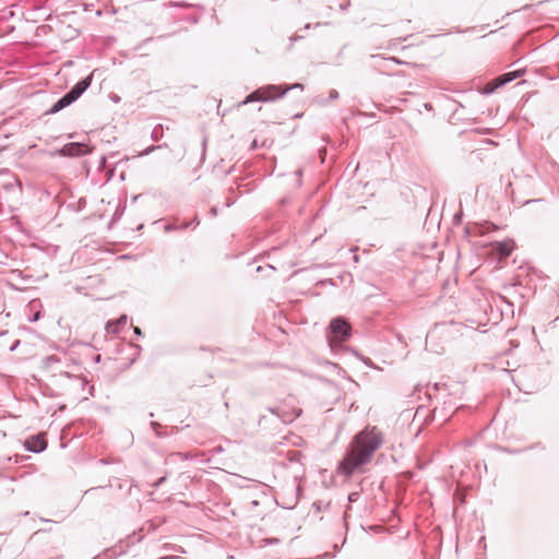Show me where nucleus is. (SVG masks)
Masks as SVG:
<instances>
[{"label":"nucleus","mask_w":559,"mask_h":559,"mask_svg":"<svg viewBox=\"0 0 559 559\" xmlns=\"http://www.w3.org/2000/svg\"><path fill=\"white\" fill-rule=\"evenodd\" d=\"M349 251H350V252H356V251H357V247H353V248H350V250H349Z\"/></svg>","instance_id":"33"},{"label":"nucleus","mask_w":559,"mask_h":559,"mask_svg":"<svg viewBox=\"0 0 559 559\" xmlns=\"http://www.w3.org/2000/svg\"><path fill=\"white\" fill-rule=\"evenodd\" d=\"M20 345V341H15V343L11 346L10 350L13 352Z\"/></svg>","instance_id":"26"},{"label":"nucleus","mask_w":559,"mask_h":559,"mask_svg":"<svg viewBox=\"0 0 559 559\" xmlns=\"http://www.w3.org/2000/svg\"><path fill=\"white\" fill-rule=\"evenodd\" d=\"M210 214L212 216H216L217 215V207L216 206H213L211 210H210Z\"/></svg>","instance_id":"24"},{"label":"nucleus","mask_w":559,"mask_h":559,"mask_svg":"<svg viewBox=\"0 0 559 559\" xmlns=\"http://www.w3.org/2000/svg\"><path fill=\"white\" fill-rule=\"evenodd\" d=\"M271 544L277 543V539H271Z\"/></svg>","instance_id":"38"},{"label":"nucleus","mask_w":559,"mask_h":559,"mask_svg":"<svg viewBox=\"0 0 559 559\" xmlns=\"http://www.w3.org/2000/svg\"><path fill=\"white\" fill-rule=\"evenodd\" d=\"M300 38H301V36L294 35V36H292V37L289 38V40H290L292 43H294V41H296V40H298V39H300Z\"/></svg>","instance_id":"28"},{"label":"nucleus","mask_w":559,"mask_h":559,"mask_svg":"<svg viewBox=\"0 0 559 559\" xmlns=\"http://www.w3.org/2000/svg\"><path fill=\"white\" fill-rule=\"evenodd\" d=\"M271 544L277 543V539H271Z\"/></svg>","instance_id":"37"},{"label":"nucleus","mask_w":559,"mask_h":559,"mask_svg":"<svg viewBox=\"0 0 559 559\" xmlns=\"http://www.w3.org/2000/svg\"><path fill=\"white\" fill-rule=\"evenodd\" d=\"M44 366L50 368L53 364L60 362V358L56 355H50L44 358Z\"/></svg>","instance_id":"11"},{"label":"nucleus","mask_w":559,"mask_h":559,"mask_svg":"<svg viewBox=\"0 0 559 559\" xmlns=\"http://www.w3.org/2000/svg\"><path fill=\"white\" fill-rule=\"evenodd\" d=\"M357 499V493L356 492H353L348 496V500L349 501H355Z\"/></svg>","instance_id":"25"},{"label":"nucleus","mask_w":559,"mask_h":559,"mask_svg":"<svg viewBox=\"0 0 559 559\" xmlns=\"http://www.w3.org/2000/svg\"><path fill=\"white\" fill-rule=\"evenodd\" d=\"M163 146H167V144H163V145H151L148 147H146L144 151H142L139 155L140 156H146L151 153H153L154 151L158 150V148H162Z\"/></svg>","instance_id":"15"},{"label":"nucleus","mask_w":559,"mask_h":559,"mask_svg":"<svg viewBox=\"0 0 559 559\" xmlns=\"http://www.w3.org/2000/svg\"><path fill=\"white\" fill-rule=\"evenodd\" d=\"M311 26H312V24L308 23V24H306V25H305V27H304V28H305V29H309V28H311Z\"/></svg>","instance_id":"32"},{"label":"nucleus","mask_w":559,"mask_h":559,"mask_svg":"<svg viewBox=\"0 0 559 559\" xmlns=\"http://www.w3.org/2000/svg\"><path fill=\"white\" fill-rule=\"evenodd\" d=\"M271 544L277 543V539H271Z\"/></svg>","instance_id":"39"},{"label":"nucleus","mask_w":559,"mask_h":559,"mask_svg":"<svg viewBox=\"0 0 559 559\" xmlns=\"http://www.w3.org/2000/svg\"><path fill=\"white\" fill-rule=\"evenodd\" d=\"M352 335L350 324L343 318L337 317L331 320L329 324V344L331 347L341 345Z\"/></svg>","instance_id":"4"},{"label":"nucleus","mask_w":559,"mask_h":559,"mask_svg":"<svg viewBox=\"0 0 559 559\" xmlns=\"http://www.w3.org/2000/svg\"><path fill=\"white\" fill-rule=\"evenodd\" d=\"M40 318V312H36L34 313V316L29 319L31 322H35L37 320H39Z\"/></svg>","instance_id":"22"},{"label":"nucleus","mask_w":559,"mask_h":559,"mask_svg":"<svg viewBox=\"0 0 559 559\" xmlns=\"http://www.w3.org/2000/svg\"><path fill=\"white\" fill-rule=\"evenodd\" d=\"M127 316H122L120 317L119 320L115 321V322H108L106 324V330L109 332V333H114V334H117L119 333L120 331V328L126 325L127 324Z\"/></svg>","instance_id":"9"},{"label":"nucleus","mask_w":559,"mask_h":559,"mask_svg":"<svg viewBox=\"0 0 559 559\" xmlns=\"http://www.w3.org/2000/svg\"><path fill=\"white\" fill-rule=\"evenodd\" d=\"M353 260L355 263H357L359 261V255L355 253Z\"/></svg>","instance_id":"29"},{"label":"nucleus","mask_w":559,"mask_h":559,"mask_svg":"<svg viewBox=\"0 0 559 559\" xmlns=\"http://www.w3.org/2000/svg\"><path fill=\"white\" fill-rule=\"evenodd\" d=\"M151 426L155 430L156 435L160 436V432L158 431V429L160 428V425L158 423H156V421H152Z\"/></svg>","instance_id":"18"},{"label":"nucleus","mask_w":559,"mask_h":559,"mask_svg":"<svg viewBox=\"0 0 559 559\" xmlns=\"http://www.w3.org/2000/svg\"><path fill=\"white\" fill-rule=\"evenodd\" d=\"M200 224V219L198 216H194V218L191 221V222H185L181 226H179V229L180 230H185L187 228H189L190 226H199Z\"/></svg>","instance_id":"13"},{"label":"nucleus","mask_w":559,"mask_h":559,"mask_svg":"<svg viewBox=\"0 0 559 559\" xmlns=\"http://www.w3.org/2000/svg\"><path fill=\"white\" fill-rule=\"evenodd\" d=\"M392 60L396 63H401V61L396 60V58H392Z\"/></svg>","instance_id":"36"},{"label":"nucleus","mask_w":559,"mask_h":559,"mask_svg":"<svg viewBox=\"0 0 559 559\" xmlns=\"http://www.w3.org/2000/svg\"><path fill=\"white\" fill-rule=\"evenodd\" d=\"M440 386H441V384H440V383H435V384H433V389H435L436 391H438V390L440 389Z\"/></svg>","instance_id":"30"},{"label":"nucleus","mask_w":559,"mask_h":559,"mask_svg":"<svg viewBox=\"0 0 559 559\" xmlns=\"http://www.w3.org/2000/svg\"><path fill=\"white\" fill-rule=\"evenodd\" d=\"M166 480V477H160L154 483V487H159Z\"/></svg>","instance_id":"20"},{"label":"nucleus","mask_w":559,"mask_h":559,"mask_svg":"<svg viewBox=\"0 0 559 559\" xmlns=\"http://www.w3.org/2000/svg\"><path fill=\"white\" fill-rule=\"evenodd\" d=\"M175 558H176L175 556H165V557H163L160 559H175Z\"/></svg>","instance_id":"31"},{"label":"nucleus","mask_w":559,"mask_h":559,"mask_svg":"<svg viewBox=\"0 0 559 559\" xmlns=\"http://www.w3.org/2000/svg\"><path fill=\"white\" fill-rule=\"evenodd\" d=\"M509 74L510 78H512V81L520 78L521 76V71H512V72H507Z\"/></svg>","instance_id":"17"},{"label":"nucleus","mask_w":559,"mask_h":559,"mask_svg":"<svg viewBox=\"0 0 559 559\" xmlns=\"http://www.w3.org/2000/svg\"><path fill=\"white\" fill-rule=\"evenodd\" d=\"M92 152V148L86 144L81 142H70L64 144L59 151L58 154L67 157H78L84 156Z\"/></svg>","instance_id":"5"},{"label":"nucleus","mask_w":559,"mask_h":559,"mask_svg":"<svg viewBox=\"0 0 559 559\" xmlns=\"http://www.w3.org/2000/svg\"><path fill=\"white\" fill-rule=\"evenodd\" d=\"M176 229H179V227L174 224H168L165 226V231H171V230H176Z\"/></svg>","instance_id":"19"},{"label":"nucleus","mask_w":559,"mask_h":559,"mask_svg":"<svg viewBox=\"0 0 559 559\" xmlns=\"http://www.w3.org/2000/svg\"><path fill=\"white\" fill-rule=\"evenodd\" d=\"M496 81L498 82V85H500V87H501V86L506 85L507 83L511 82L512 78H510L508 73H504V74L496 78Z\"/></svg>","instance_id":"14"},{"label":"nucleus","mask_w":559,"mask_h":559,"mask_svg":"<svg viewBox=\"0 0 559 559\" xmlns=\"http://www.w3.org/2000/svg\"><path fill=\"white\" fill-rule=\"evenodd\" d=\"M348 5H349V1H347V2H346V3H344V4H341V5H340V9H341L342 11H344V10H346V9L348 8Z\"/></svg>","instance_id":"27"},{"label":"nucleus","mask_w":559,"mask_h":559,"mask_svg":"<svg viewBox=\"0 0 559 559\" xmlns=\"http://www.w3.org/2000/svg\"><path fill=\"white\" fill-rule=\"evenodd\" d=\"M25 448L33 453H40L46 450L47 441L43 435H34L25 441Z\"/></svg>","instance_id":"6"},{"label":"nucleus","mask_w":559,"mask_h":559,"mask_svg":"<svg viewBox=\"0 0 559 559\" xmlns=\"http://www.w3.org/2000/svg\"><path fill=\"white\" fill-rule=\"evenodd\" d=\"M163 136V126L162 124H157L152 133H151V139L155 142L159 141Z\"/></svg>","instance_id":"10"},{"label":"nucleus","mask_w":559,"mask_h":559,"mask_svg":"<svg viewBox=\"0 0 559 559\" xmlns=\"http://www.w3.org/2000/svg\"><path fill=\"white\" fill-rule=\"evenodd\" d=\"M269 412L280 420L281 406L269 407Z\"/></svg>","instance_id":"16"},{"label":"nucleus","mask_w":559,"mask_h":559,"mask_svg":"<svg viewBox=\"0 0 559 559\" xmlns=\"http://www.w3.org/2000/svg\"><path fill=\"white\" fill-rule=\"evenodd\" d=\"M500 85H498V82L495 80H492L491 82H489L486 86H485V90H484V93L485 94H491L493 93L497 88H499Z\"/></svg>","instance_id":"12"},{"label":"nucleus","mask_w":559,"mask_h":559,"mask_svg":"<svg viewBox=\"0 0 559 559\" xmlns=\"http://www.w3.org/2000/svg\"><path fill=\"white\" fill-rule=\"evenodd\" d=\"M382 443L383 437L377 430V427L365 428L354 437L353 450L341 462V471L346 475H352L357 468L371 460L373 453Z\"/></svg>","instance_id":"1"},{"label":"nucleus","mask_w":559,"mask_h":559,"mask_svg":"<svg viewBox=\"0 0 559 559\" xmlns=\"http://www.w3.org/2000/svg\"><path fill=\"white\" fill-rule=\"evenodd\" d=\"M93 74L85 76L84 79L76 82L70 91H68L62 97H60L48 110V114H57L60 110L67 108L75 100H78L83 93L91 86Z\"/></svg>","instance_id":"3"},{"label":"nucleus","mask_w":559,"mask_h":559,"mask_svg":"<svg viewBox=\"0 0 559 559\" xmlns=\"http://www.w3.org/2000/svg\"><path fill=\"white\" fill-rule=\"evenodd\" d=\"M337 97H338V93H337V91L332 90V91L330 92V98H331V99H336Z\"/></svg>","instance_id":"21"},{"label":"nucleus","mask_w":559,"mask_h":559,"mask_svg":"<svg viewBox=\"0 0 559 559\" xmlns=\"http://www.w3.org/2000/svg\"><path fill=\"white\" fill-rule=\"evenodd\" d=\"M134 334L138 335V336H142L143 333H142V330L138 326L134 328Z\"/></svg>","instance_id":"23"},{"label":"nucleus","mask_w":559,"mask_h":559,"mask_svg":"<svg viewBox=\"0 0 559 559\" xmlns=\"http://www.w3.org/2000/svg\"><path fill=\"white\" fill-rule=\"evenodd\" d=\"M493 246L500 258H508L512 252V245L510 241L495 242Z\"/></svg>","instance_id":"8"},{"label":"nucleus","mask_w":559,"mask_h":559,"mask_svg":"<svg viewBox=\"0 0 559 559\" xmlns=\"http://www.w3.org/2000/svg\"><path fill=\"white\" fill-rule=\"evenodd\" d=\"M302 84L294 83V84H284V85H273L269 84L257 88L251 92L242 102V104H249L253 102H272L277 98H282L287 92L295 88H302Z\"/></svg>","instance_id":"2"},{"label":"nucleus","mask_w":559,"mask_h":559,"mask_svg":"<svg viewBox=\"0 0 559 559\" xmlns=\"http://www.w3.org/2000/svg\"><path fill=\"white\" fill-rule=\"evenodd\" d=\"M281 412H280V421L283 424H290L296 418H298L302 409L298 407H289L287 404L280 405Z\"/></svg>","instance_id":"7"},{"label":"nucleus","mask_w":559,"mask_h":559,"mask_svg":"<svg viewBox=\"0 0 559 559\" xmlns=\"http://www.w3.org/2000/svg\"><path fill=\"white\" fill-rule=\"evenodd\" d=\"M321 25H322V23L318 22V23L314 24V27H319Z\"/></svg>","instance_id":"35"},{"label":"nucleus","mask_w":559,"mask_h":559,"mask_svg":"<svg viewBox=\"0 0 559 559\" xmlns=\"http://www.w3.org/2000/svg\"><path fill=\"white\" fill-rule=\"evenodd\" d=\"M425 107H426V109H430L431 105L430 104H425Z\"/></svg>","instance_id":"34"}]
</instances>
